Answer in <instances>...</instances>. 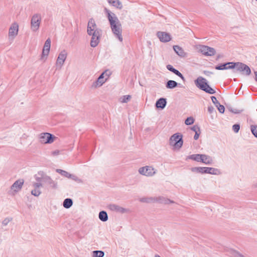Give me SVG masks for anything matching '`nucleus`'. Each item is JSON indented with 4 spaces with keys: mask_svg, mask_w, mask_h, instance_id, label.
Listing matches in <instances>:
<instances>
[{
    "mask_svg": "<svg viewBox=\"0 0 257 257\" xmlns=\"http://www.w3.org/2000/svg\"><path fill=\"white\" fill-rule=\"evenodd\" d=\"M12 220V218H6L2 221V224L3 226H6Z\"/></svg>",
    "mask_w": 257,
    "mask_h": 257,
    "instance_id": "c03bdc74",
    "label": "nucleus"
},
{
    "mask_svg": "<svg viewBox=\"0 0 257 257\" xmlns=\"http://www.w3.org/2000/svg\"><path fill=\"white\" fill-rule=\"evenodd\" d=\"M200 133H201V132H200V131L199 132H197V133L196 132V133H195V135H194V139L195 140H198V139L199 137V135H200Z\"/></svg>",
    "mask_w": 257,
    "mask_h": 257,
    "instance_id": "8fccbe9b",
    "label": "nucleus"
},
{
    "mask_svg": "<svg viewBox=\"0 0 257 257\" xmlns=\"http://www.w3.org/2000/svg\"><path fill=\"white\" fill-rule=\"evenodd\" d=\"M178 85H180V84H178L174 80H170L167 81L166 84V87L168 89H173L177 87Z\"/></svg>",
    "mask_w": 257,
    "mask_h": 257,
    "instance_id": "a878e982",
    "label": "nucleus"
},
{
    "mask_svg": "<svg viewBox=\"0 0 257 257\" xmlns=\"http://www.w3.org/2000/svg\"><path fill=\"white\" fill-rule=\"evenodd\" d=\"M233 69H235L236 71L239 72L242 74L248 76L251 74L250 68L246 64L241 62H234Z\"/></svg>",
    "mask_w": 257,
    "mask_h": 257,
    "instance_id": "423d86ee",
    "label": "nucleus"
},
{
    "mask_svg": "<svg viewBox=\"0 0 257 257\" xmlns=\"http://www.w3.org/2000/svg\"><path fill=\"white\" fill-rule=\"evenodd\" d=\"M226 252L228 255L232 257H248L247 255H244L233 249H228Z\"/></svg>",
    "mask_w": 257,
    "mask_h": 257,
    "instance_id": "6ab92c4d",
    "label": "nucleus"
},
{
    "mask_svg": "<svg viewBox=\"0 0 257 257\" xmlns=\"http://www.w3.org/2000/svg\"><path fill=\"white\" fill-rule=\"evenodd\" d=\"M139 173L147 177H152L157 173V170L152 166H146L139 169Z\"/></svg>",
    "mask_w": 257,
    "mask_h": 257,
    "instance_id": "0eeeda50",
    "label": "nucleus"
},
{
    "mask_svg": "<svg viewBox=\"0 0 257 257\" xmlns=\"http://www.w3.org/2000/svg\"><path fill=\"white\" fill-rule=\"evenodd\" d=\"M194 122V119L193 118V117H187L185 121V123L186 124V125H191L192 124H193Z\"/></svg>",
    "mask_w": 257,
    "mask_h": 257,
    "instance_id": "58836bf2",
    "label": "nucleus"
},
{
    "mask_svg": "<svg viewBox=\"0 0 257 257\" xmlns=\"http://www.w3.org/2000/svg\"><path fill=\"white\" fill-rule=\"evenodd\" d=\"M227 108L230 112H231L233 113H235V114L240 113L243 110V109H238L237 108H234L232 107H227Z\"/></svg>",
    "mask_w": 257,
    "mask_h": 257,
    "instance_id": "72a5a7b5",
    "label": "nucleus"
},
{
    "mask_svg": "<svg viewBox=\"0 0 257 257\" xmlns=\"http://www.w3.org/2000/svg\"><path fill=\"white\" fill-rule=\"evenodd\" d=\"M105 80L102 79L101 78H100V76H99L97 80L94 83L93 85L95 87H97L98 86H100L105 82Z\"/></svg>",
    "mask_w": 257,
    "mask_h": 257,
    "instance_id": "c756f323",
    "label": "nucleus"
},
{
    "mask_svg": "<svg viewBox=\"0 0 257 257\" xmlns=\"http://www.w3.org/2000/svg\"><path fill=\"white\" fill-rule=\"evenodd\" d=\"M24 184L23 180H18L11 186V189L15 192H18L20 190Z\"/></svg>",
    "mask_w": 257,
    "mask_h": 257,
    "instance_id": "a211bd4d",
    "label": "nucleus"
},
{
    "mask_svg": "<svg viewBox=\"0 0 257 257\" xmlns=\"http://www.w3.org/2000/svg\"><path fill=\"white\" fill-rule=\"evenodd\" d=\"M131 98V96L130 95H123L120 98V101L121 103H126Z\"/></svg>",
    "mask_w": 257,
    "mask_h": 257,
    "instance_id": "2f4dec72",
    "label": "nucleus"
},
{
    "mask_svg": "<svg viewBox=\"0 0 257 257\" xmlns=\"http://www.w3.org/2000/svg\"><path fill=\"white\" fill-rule=\"evenodd\" d=\"M214 108L213 106H209L208 107V111H209V113H212L214 110Z\"/></svg>",
    "mask_w": 257,
    "mask_h": 257,
    "instance_id": "3c124183",
    "label": "nucleus"
},
{
    "mask_svg": "<svg viewBox=\"0 0 257 257\" xmlns=\"http://www.w3.org/2000/svg\"><path fill=\"white\" fill-rule=\"evenodd\" d=\"M250 130L252 134L254 136L257 138V126L254 125H251L250 126Z\"/></svg>",
    "mask_w": 257,
    "mask_h": 257,
    "instance_id": "e433bc0d",
    "label": "nucleus"
},
{
    "mask_svg": "<svg viewBox=\"0 0 257 257\" xmlns=\"http://www.w3.org/2000/svg\"><path fill=\"white\" fill-rule=\"evenodd\" d=\"M201 162L206 165H211L213 162V160L210 156L202 154Z\"/></svg>",
    "mask_w": 257,
    "mask_h": 257,
    "instance_id": "5701e85b",
    "label": "nucleus"
},
{
    "mask_svg": "<svg viewBox=\"0 0 257 257\" xmlns=\"http://www.w3.org/2000/svg\"><path fill=\"white\" fill-rule=\"evenodd\" d=\"M191 130L194 132L195 133L197 132H199L200 131V127L197 125H194L193 127H191Z\"/></svg>",
    "mask_w": 257,
    "mask_h": 257,
    "instance_id": "a18cd8bd",
    "label": "nucleus"
},
{
    "mask_svg": "<svg viewBox=\"0 0 257 257\" xmlns=\"http://www.w3.org/2000/svg\"><path fill=\"white\" fill-rule=\"evenodd\" d=\"M167 104V100L164 98H160L156 102V107L158 108L163 109Z\"/></svg>",
    "mask_w": 257,
    "mask_h": 257,
    "instance_id": "4be33fe9",
    "label": "nucleus"
},
{
    "mask_svg": "<svg viewBox=\"0 0 257 257\" xmlns=\"http://www.w3.org/2000/svg\"><path fill=\"white\" fill-rule=\"evenodd\" d=\"M99 219L105 222L108 220V215L106 211H101L98 214Z\"/></svg>",
    "mask_w": 257,
    "mask_h": 257,
    "instance_id": "bb28decb",
    "label": "nucleus"
},
{
    "mask_svg": "<svg viewBox=\"0 0 257 257\" xmlns=\"http://www.w3.org/2000/svg\"><path fill=\"white\" fill-rule=\"evenodd\" d=\"M211 99L212 100V102L216 106L217 105L219 104V102L217 100L215 96H211Z\"/></svg>",
    "mask_w": 257,
    "mask_h": 257,
    "instance_id": "49530a36",
    "label": "nucleus"
},
{
    "mask_svg": "<svg viewBox=\"0 0 257 257\" xmlns=\"http://www.w3.org/2000/svg\"><path fill=\"white\" fill-rule=\"evenodd\" d=\"M56 172L61 174L62 176L67 178H69L70 175L69 173L61 169H57Z\"/></svg>",
    "mask_w": 257,
    "mask_h": 257,
    "instance_id": "7c9ffc66",
    "label": "nucleus"
},
{
    "mask_svg": "<svg viewBox=\"0 0 257 257\" xmlns=\"http://www.w3.org/2000/svg\"><path fill=\"white\" fill-rule=\"evenodd\" d=\"M155 197H143L139 199L140 201L143 203H152L155 202Z\"/></svg>",
    "mask_w": 257,
    "mask_h": 257,
    "instance_id": "cd10ccee",
    "label": "nucleus"
},
{
    "mask_svg": "<svg viewBox=\"0 0 257 257\" xmlns=\"http://www.w3.org/2000/svg\"><path fill=\"white\" fill-rule=\"evenodd\" d=\"M155 257H161V256L158 254H156Z\"/></svg>",
    "mask_w": 257,
    "mask_h": 257,
    "instance_id": "6e6d98bb",
    "label": "nucleus"
},
{
    "mask_svg": "<svg viewBox=\"0 0 257 257\" xmlns=\"http://www.w3.org/2000/svg\"><path fill=\"white\" fill-rule=\"evenodd\" d=\"M173 73L180 77L184 81H185V79L183 75L178 70L175 69Z\"/></svg>",
    "mask_w": 257,
    "mask_h": 257,
    "instance_id": "a19ab883",
    "label": "nucleus"
},
{
    "mask_svg": "<svg viewBox=\"0 0 257 257\" xmlns=\"http://www.w3.org/2000/svg\"><path fill=\"white\" fill-rule=\"evenodd\" d=\"M108 3L119 10L122 8V5L119 0H108Z\"/></svg>",
    "mask_w": 257,
    "mask_h": 257,
    "instance_id": "b1692460",
    "label": "nucleus"
},
{
    "mask_svg": "<svg viewBox=\"0 0 257 257\" xmlns=\"http://www.w3.org/2000/svg\"><path fill=\"white\" fill-rule=\"evenodd\" d=\"M195 84L198 88L207 93L213 94L216 92L208 84L206 79L201 76L198 77L197 79L195 80Z\"/></svg>",
    "mask_w": 257,
    "mask_h": 257,
    "instance_id": "7ed1b4c3",
    "label": "nucleus"
},
{
    "mask_svg": "<svg viewBox=\"0 0 257 257\" xmlns=\"http://www.w3.org/2000/svg\"><path fill=\"white\" fill-rule=\"evenodd\" d=\"M35 189H39V188L42 186V184L40 183H35L33 185Z\"/></svg>",
    "mask_w": 257,
    "mask_h": 257,
    "instance_id": "09e8293b",
    "label": "nucleus"
},
{
    "mask_svg": "<svg viewBox=\"0 0 257 257\" xmlns=\"http://www.w3.org/2000/svg\"><path fill=\"white\" fill-rule=\"evenodd\" d=\"M255 80L257 81V71H254Z\"/></svg>",
    "mask_w": 257,
    "mask_h": 257,
    "instance_id": "5fc2aeb1",
    "label": "nucleus"
},
{
    "mask_svg": "<svg viewBox=\"0 0 257 257\" xmlns=\"http://www.w3.org/2000/svg\"><path fill=\"white\" fill-rule=\"evenodd\" d=\"M55 137L51 134L48 133H41L39 135V142L42 144H51L52 143Z\"/></svg>",
    "mask_w": 257,
    "mask_h": 257,
    "instance_id": "1a4fd4ad",
    "label": "nucleus"
},
{
    "mask_svg": "<svg viewBox=\"0 0 257 257\" xmlns=\"http://www.w3.org/2000/svg\"><path fill=\"white\" fill-rule=\"evenodd\" d=\"M31 194L35 196H39L41 194V191L39 189H34L31 191Z\"/></svg>",
    "mask_w": 257,
    "mask_h": 257,
    "instance_id": "ea45409f",
    "label": "nucleus"
},
{
    "mask_svg": "<svg viewBox=\"0 0 257 257\" xmlns=\"http://www.w3.org/2000/svg\"><path fill=\"white\" fill-rule=\"evenodd\" d=\"M192 172L201 174H210L212 175H218L220 171L216 168L211 167H193L191 168Z\"/></svg>",
    "mask_w": 257,
    "mask_h": 257,
    "instance_id": "39448f33",
    "label": "nucleus"
},
{
    "mask_svg": "<svg viewBox=\"0 0 257 257\" xmlns=\"http://www.w3.org/2000/svg\"><path fill=\"white\" fill-rule=\"evenodd\" d=\"M93 255L95 257H103L104 253L101 250H95L93 251Z\"/></svg>",
    "mask_w": 257,
    "mask_h": 257,
    "instance_id": "473e14b6",
    "label": "nucleus"
},
{
    "mask_svg": "<svg viewBox=\"0 0 257 257\" xmlns=\"http://www.w3.org/2000/svg\"><path fill=\"white\" fill-rule=\"evenodd\" d=\"M202 154H193L187 157V159H191L198 162H201Z\"/></svg>",
    "mask_w": 257,
    "mask_h": 257,
    "instance_id": "393cba45",
    "label": "nucleus"
},
{
    "mask_svg": "<svg viewBox=\"0 0 257 257\" xmlns=\"http://www.w3.org/2000/svg\"><path fill=\"white\" fill-rule=\"evenodd\" d=\"M183 144V136L180 133L173 135L169 139V145L174 150H180Z\"/></svg>",
    "mask_w": 257,
    "mask_h": 257,
    "instance_id": "20e7f679",
    "label": "nucleus"
},
{
    "mask_svg": "<svg viewBox=\"0 0 257 257\" xmlns=\"http://www.w3.org/2000/svg\"><path fill=\"white\" fill-rule=\"evenodd\" d=\"M41 21V16L40 14H34L31 20V29L33 32H36L39 29Z\"/></svg>",
    "mask_w": 257,
    "mask_h": 257,
    "instance_id": "6e6552de",
    "label": "nucleus"
},
{
    "mask_svg": "<svg viewBox=\"0 0 257 257\" xmlns=\"http://www.w3.org/2000/svg\"><path fill=\"white\" fill-rule=\"evenodd\" d=\"M73 204L72 200L70 198L65 199L63 203V207L65 208L68 209L72 206Z\"/></svg>",
    "mask_w": 257,
    "mask_h": 257,
    "instance_id": "c85d7f7f",
    "label": "nucleus"
},
{
    "mask_svg": "<svg viewBox=\"0 0 257 257\" xmlns=\"http://www.w3.org/2000/svg\"><path fill=\"white\" fill-rule=\"evenodd\" d=\"M216 106L217 107L218 111L220 113H224V110H225V108L223 105H221L220 103H219V104L217 105Z\"/></svg>",
    "mask_w": 257,
    "mask_h": 257,
    "instance_id": "79ce46f5",
    "label": "nucleus"
},
{
    "mask_svg": "<svg viewBox=\"0 0 257 257\" xmlns=\"http://www.w3.org/2000/svg\"><path fill=\"white\" fill-rule=\"evenodd\" d=\"M104 11L107 14V17L112 33L120 42H122L123 38L121 35V25L118 19L116 16L115 14L111 12L106 8L104 9Z\"/></svg>",
    "mask_w": 257,
    "mask_h": 257,
    "instance_id": "f03ea898",
    "label": "nucleus"
},
{
    "mask_svg": "<svg viewBox=\"0 0 257 257\" xmlns=\"http://www.w3.org/2000/svg\"><path fill=\"white\" fill-rule=\"evenodd\" d=\"M107 208L111 211L121 214L128 213L130 210L124 208L115 204H110L107 205Z\"/></svg>",
    "mask_w": 257,
    "mask_h": 257,
    "instance_id": "9b49d317",
    "label": "nucleus"
},
{
    "mask_svg": "<svg viewBox=\"0 0 257 257\" xmlns=\"http://www.w3.org/2000/svg\"><path fill=\"white\" fill-rule=\"evenodd\" d=\"M67 55V53L65 50H63L59 53L56 62L57 69H60L61 68L66 60Z\"/></svg>",
    "mask_w": 257,
    "mask_h": 257,
    "instance_id": "9d476101",
    "label": "nucleus"
},
{
    "mask_svg": "<svg viewBox=\"0 0 257 257\" xmlns=\"http://www.w3.org/2000/svg\"><path fill=\"white\" fill-rule=\"evenodd\" d=\"M19 31V25L17 23H14L11 26L9 31V37L14 39L15 38Z\"/></svg>",
    "mask_w": 257,
    "mask_h": 257,
    "instance_id": "4468645a",
    "label": "nucleus"
},
{
    "mask_svg": "<svg viewBox=\"0 0 257 257\" xmlns=\"http://www.w3.org/2000/svg\"><path fill=\"white\" fill-rule=\"evenodd\" d=\"M233 63L234 62H231L221 64L219 65L216 66L215 68V69L219 70L232 69H233Z\"/></svg>",
    "mask_w": 257,
    "mask_h": 257,
    "instance_id": "f3484780",
    "label": "nucleus"
},
{
    "mask_svg": "<svg viewBox=\"0 0 257 257\" xmlns=\"http://www.w3.org/2000/svg\"><path fill=\"white\" fill-rule=\"evenodd\" d=\"M36 180L38 181V182H41V181H42V176H41V177H37L36 178Z\"/></svg>",
    "mask_w": 257,
    "mask_h": 257,
    "instance_id": "864d4df0",
    "label": "nucleus"
},
{
    "mask_svg": "<svg viewBox=\"0 0 257 257\" xmlns=\"http://www.w3.org/2000/svg\"><path fill=\"white\" fill-rule=\"evenodd\" d=\"M166 67L168 70H169L172 72L175 69L171 65H167Z\"/></svg>",
    "mask_w": 257,
    "mask_h": 257,
    "instance_id": "de8ad7c7",
    "label": "nucleus"
},
{
    "mask_svg": "<svg viewBox=\"0 0 257 257\" xmlns=\"http://www.w3.org/2000/svg\"><path fill=\"white\" fill-rule=\"evenodd\" d=\"M240 129V125L239 124H235L232 126V130L234 133H237Z\"/></svg>",
    "mask_w": 257,
    "mask_h": 257,
    "instance_id": "37998d69",
    "label": "nucleus"
},
{
    "mask_svg": "<svg viewBox=\"0 0 257 257\" xmlns=\"http://www.w3.org/2000/svg\"><path fill=\"white\" fill-rule=\"evenodd\" d=\"M50 45H51V40L50 38H48L45 43L42 54V57L41 59H43L44 57H47L50 51Z\"/></svg>",
    "mask_w": 257,
    "mask_h": 257,
    "instance_id": "dca6fc26",
    "label": "nucleus"
},
{
    "mask_svg": "<svg viewBox=\"0 0 257 257\" xmlns=\"http://www.w3.org/2000/svg\"><path fill=\"white\" fill-rule=\"evenodd\" d=\"M110 74V72L106 70L104 72H102L100 75L99 76L100 78L104 79V78L106 76L107 77L105 78V80L108 78L109 75Z\"/></svg>",
    "mask_w": 257,
    "mask_h": 257,
    "instance_id": "4c0bfd02",
    "label": "nucleus"
},
{
    "mask_svg": "<svg viewBox=\"0 0 257 257\" xmlns=\"http://www.w3.org/2000/svg\"><path fill=\"white\" fill-rule=\"evenodd\" d=\"M59 154V151H58V150H55V151H54L52 152V154L53 156L58 155Z\"/></svg>",
    "mask_w": 257,
    "mask_h": 257,
    "instance_id": "603ef678",
    "label": "nucleus"
},
{
    "mask_svg": "<svg viewBox=\"0 0 257 257\" xmlns=\"http://www.w3.org/2000/svg\"><path fill=\"white\" fill-rule=\"evenodd\" d=\"M69 178L75 181V182H76L77 183H82V180L81 179L79 178L77 176H76L75 175L70 174V177Z\"/></svg>",
    "mask_w": 257,
    "mask_h": 257,
    "instance_id": "c9c22d12",
    "label": "nucleus"
},
{
    "mask_svg": "<svg viewBox=\"0 0 257 257\" xmlns=\"http://www.w3.org/2000/svg\"><path fill=\"white\" fill-rule=\"evenodd\" d=\"M69 178L75 181V182H76L77 183H82V180L81 179L79 178L77 176H76L75 175L70 174V177Z\"/></svg>",
    "mask_w": 257,
    "mask_h": 257,
    "instance_id": "f704fd0d",
    "label": "nucleus"
},
{
    "mask_svg": "<svg viewBox=\"0 0 257 257\" xmlns=\"http://www.w3.org/2000/svg\"><path fill=\"white\" fill-rule=\"evenodd\" d=\"M38 174L42 176V182L49 184L53 189H56L57 187V183L54 181L50 177L44 174L43 172H40Z\"/></svg>",
    "mask_w": 257,
    "mask_h": 257,
    "instance_id": "f8f14e48",
    "label": "nucleus"
},
{
    "mask_svg": "<svg viewBox=\"0 0 257 257\" xmlns=\"http://www.w3.org/2000/svg\"><path fill=\"white\" fill-rule=\"evenodd\" d=\"M155 202H159L160 203L164 204H168L169 203H174L175 202L174 201L171 200L168 198H166L164 197L160 196L158 197H155Z\"/></svg>",
    "mask_w": 257,
    "mask_h": 257,
    "instance_id": "aec40b11",
    "label": "nucleus"
},
{
    "mask_svg": "<svg viewBox=\"0 0 257 257\" xmlns=\"http://www.w3.org/2000/svg\"><path fill=\"white\" fill-rule=\"evenodd\" d=\"M173 49L178 56L181 57H185L186 56V53L181 47L178 45H175L173 46Z\"/></svg>",
    "mask_w": 257,
    "mask_h": 257,
    "instance_id": "412c9836",
    "label": "nucleus"
},
{
    "mask_svg": "<svg viewBox=\"0 0 257 257\" xmlns=\"http://www.w3.org/2000/svg\"><path fill=\"white\" fill-rule=\"evenodd\" d=\"M157 36L159 39L160 41L162 42H168L171 40V35L166 32L161 31L158 32L157 33Z\"/></svg>",
    "mask_w": 257,
    "mask_h": 257,
    "instance_id": "2eb2a0df",
    "label": "nucleus"
},
{
    "mask_svg": "<svg viewBox=\"0 0 257 257\" xmlns=\"http://www.w3.org/2000/svg\"><path fill=\"white\" fill-rule=\"evenodd\" d=\"M199 51L205 56H213L216 52L214 48L205 45L200 46Z\"/></svg>",
    "mask_w": 257,
    "mask_h": 257,
    "instance_id": "ddd939ff",
    "label": "nucleus"
},
{
    "mask_svg": "<svg viewBox=\"0 0 257 257\" xmlns=\"http://www.w3.org/2000/svg\"><path fill=\"white\" fill-rule=\"evenodd\" d=\"M87 33L89 36H91L90 46L92 47H96L99 43L102 30L97 27L95 20L93 18L90 19L88 21Z\"/></svg>",
    "mask_w": 257,
    "mask_h": 257,
    "instance_id": "f257e3e1",
    "label": "nucleus"
}]
</instances>
